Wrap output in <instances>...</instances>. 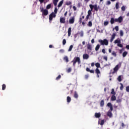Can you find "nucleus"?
Instances as JSON below:
<instances>
[{"instance_id":"nucleus-1","label":"nucleus","mask_w":129,"mask_h":129,"mask_svg":"<svg viewBox=\"0 0 129 129\" xmlns=\"http://www.w3.org/2000/svg\"><path fill=\"white\" fill-rule=\"evenodd\" d=\"M89 7H90V10H89L88 12H87V17H86V21H88V20H89V17L92 14L91 12L93 11V9L94 10L96 11V12H98V11L100 9L99 6H98L97 4L95 5L90 4V5H89Z\"/></svg>"},{"instance_id":"nucleus-2","label":"nucleus","mask_w":129,"mask_h":129,"mask_svg":"<svg viewBox=\"0 0 129 129\" xmlns=\"http://www.w3.org/2000/svg\"><path fill=\"white\" fill-rule=\"evenodd\" d=\"M123 21V18L121 16L118 17V18H115V19L113 18H111L110 23L111 24H113L115 22H118L119 23H121Z\"/></svg>"},{"instance_id":"nucleus-3","label":"nucleus","mask_w":129,"mask_h":129,"mask_svg":"<svg viewBox=\"0 0 129 129\" xmlns=\"http://www.w3.org/2000/svg\"><path fill=\"white\" fill-rule=\"evenodd\" d=\"M77 62H78V64H81V60L79 57H75L74 59L71 61V63H73V66H74V67H75Z\"/></svg>"},{"instance_id":"nucleus-4","label":"nucleus","mask_w":129,"mask_h":129,"mask_svg":"<svg viewBox=\"0 0 129 129\" xmlns=\"http://www.w3.org/2000/svg\"><path fill=\"white\" fill-rule=\"evenodd\" d=\"M120 66H121V64H118L116 65L115 68L113 69V71L112 70H111V72L110 73V74L114 75L115 73H117L118 72V70H119V68H120Z\"/></svg>"},{"instance_id":"nucleus-5","label":"nucleus","mask_w":129,"mask_h":129,"mask_svg":"<svg viewBox=\"0 0 129 129\" xmlns=\"http://www.w3.org/2000/svg\"><path fill=\"white\" fill-rule=\"evenodd\" d=\"M40 12L42 13V17L46 16L48 14V10L46 9L44 10L43 8H40Z\"/></svg>"},{"instance_id":"nucleus-6","label":"nucleus","mask_w":129,"mask_h":129,"mask_svg":"<svg viewBox=\"0 0 129 129\" xmlns=\"http://www.w3.org/2000/svg\"><path fill=\"white\" fill-rule=\"evenodd\" d=\"M98 42L101 44V45H108V40L107 39H104V40L100 39Z\"/></svg>"},{"instance_id":"nucleus-7","label":"nucleus","mask_w":129,"mask_h":129,"mask_svg":"<svg viewBox=\"0 0 129 129\" xmlns=\"http://www.w3.org/2000/svg\"><path fill=\"white\" fill-rule=\"evenodd\" d=\"M55 17H56V14L52 12L51 14L49 15V21H51L53 20V18Z\"/></svg>"},{"instance_id":"nucleus-8","label":"nucleus","mask_w":129,"mask_h":129,"mask_svg":"<svg viewBox=\"0 0 129 129\" xmlns=\"http://www.w3.org/2000/svg\"><path fill=\"white\" fill-rule=\"evenodd\" d=\"M75 21V16H73L71 18H70L69 24H74Z\"/></svg>"},{"instance_id":"nucleus-9","label":"nucleus","mask_w":129,"mask_h":129,"mask_svg":"<svg viewBox=\"0 0 129 129\" xmlns=\"http://www.w3.org/2000/svg\"><path fill=\"white\" fill-rule=\"evenodd\" d=\"M107 106L110 108L109 111L112 112L113 110V107H112L111 103H108Z\"/></svg>"},{"instance_id":"nucleus-10","label":"nucleus","mask_w":129,"mask_h":129,"mask_svg":"<svg viewBox=\"0 0 129 129\" xmlns=\"http://www.w3.org/2000/svg\"><path fill=\"white\" fill-rule=\"evenodd\" d=\"M95 72L96 73V74L97 75V78H99V74H101L100 71L99 70V69L97 68L95 70Z\"/></svg>"},{"instance_id":"nucleus-11","label":"nucleus","mask_w":129,"mask_h":129,"mask_svg":"<svg viewBox=\"0 0 129 129\" xmlns=\"http://www.w3.org/2000/svg\"><path fill=\"white\" fill-rule=\"evenodd\" d=\"M59 22L61 24L66 23V18H64V17H60L59 19Z\"/></svg>"},{"instance_id":"nucleus-12","label":"nucleus","mask_w":129,"mask_h":129,"mask_svg":"<svg viewBox=\"0 0 129 129\" xmlns=\"http://www.w3.org/2000/svg\"><path fill=\"white\" fill-rule=\"evenodd\" d=\"M116 34L115 33H112V35L111 37L110 42L112 43L114 39H115Z\"/></svg>"},{"instance_id":"nucleus-13","label":"nucleus","mask_w":129,"mask_h":129,"mask_svg":"<svg viewBox=\"0 0 129 129\" xmlns=\"http://www.w3.org/2000/svg\"><path fill=\"white\" fill-rule=\"evenodd\" d=\"M107 115V116H109V118H111L112 116V113L111 111H108Z\"/></svg>"},{"instance_id":"nucleus-14","label":"nucleus","mask_w":129,"mask_h":129,"mask_svg":"<svg viewBox=\"0 0 129 129\" xmlns=\"http://www.w3.org/2000/svg\"><path fill=\"white\" fill-rule=\"evenodd\" d=\"M83 57L84 59H88L89 58V55L87 54H83Z\"/></svg>"},{"instance_id":"nucleus-15","label":"nucleus","mask_w":129,"mask_h":129,"mask_svg":"<svg viewBox=\"0 0 129 129\" xmlns=\"http://www.w3.org/2000/svg\"><path fill=\"white\" fill-rule=\"evenodd\" d=\"M74 97L75 99H78L79 97L78 93H77V91H75Z\"/></svg>"},{"instance_id":"nucleus-16","label":"nucleus","mask_w":129,"mask_h":129,"mask_svg":"<svg viewBox=\"0 0 129 129\" xmlns=\"http://www.w3.org/2000/svg\"><path fill=\"white\" fill-rule=\"evenodd\" d=\"M116 100V97H115V95H112L111 97V101H115Z\"/></svg>"},{"instance_id":"nucleus-17","label":"nucleus","mask_w":129,"mask_h":129,"mask_svg":"<svg viewBox=\"0 0 129 129\" xmlns=\"http://www.w3.org/2000/svg\"><path fill=\"white\" fill-rule=\"evenodd\" d=\"M63 60L66 61L67 63L69 62V57L67 56L63 57Z\"/></svg>"},{"instance_id":"nucleus-18","label":"nucleus","mask_w":129,"mask_h":129,"mask_svg":"<svg viewBox=\"0 0 129 129\" xmlns=\"http://www.w3.org/2000/svg\"><path fill=\"white\" fill-rule=\"evenodd\" d=\"M63 1L64 0H61V1H60V2L58 4V8H60L61 7V6H62Z\"/></svg>"},{"instance_id":"nucleus-19","label":"nucleus","mask_w":129,"mask_h":129,"mask_svg":"<svg viewBox=\"0 0 129 129\" xmlns=\"http://www.w3.org/2000/svg\"><path fill=\"white\" fill-rule=\"evenodd\" d=\"M59 2V0H53V4L54 5L55 7L57 6V3Z\"/></svg>"},{"instance_id":"nucleus-20","label":"nucleus","mask_w":129,"mask_h":129,"mask_svg":"<svg viewBox=\"0 0 129 129\" xmlns=\"http://www.w3.org/2000/svg\"><path fill=\"white\" fill-rule=\"evenodd\" d=\"M68 37H70V36L71 35V27L68 28Z\"/></svg>"},{"instance_id":"nucleus-21","label":"nucleus","mask_w":129,"mask_h":129,"mask_svg":"<svg viewBox=\"0 0 129 129\" xmlns=\"http://www.w3.org/2000/svg\"><path fill=\"white\" fill-rule=\"evenodd\" d=\"M95 116L96 118H99L101 116V113H95Z\"/></svg>"},{"instance_id":"nucleus-22","label":"nucleus","mask_w":129,"mask_h":129,"mask_svg":"<svg viewBox=\"0 0 129 129\" xmlns=\"http://www.w3.org/2000/svg\"><path fill=\"white\" fill-rule=\"evenodd\" d=\"M114 43L115 44H120V40L119 39V38L117 39H116L115 40V41L114 42Z\"/></svg>"},{"instance_id":"nucleus-23","label":"nucleus","mask_w":129,"mask_h":129,"mask_svg":"<svg viewBox=\"0 0 129 129\" xmlns=\"http://www.w3.org/2000/svg\"><path fill=\"white\" fill-rule=\"evenodd\" d=\"M104 105V100H101V102H100V106L101 107H103Z\"/></svg>"},{"instance_id":"nucleus-24","label":"nucleus","mask_w":129,"mask_h":129,"mask_svg":"<svg viewBox=\"0 0 129 129\" xmlns=\"http://www.w3.org/2000/svg\"><path fill=\"white\" fill-rule=\"evenodd\" d=\"M71 101V98L69 96L67 97V102L70 103Z\"/></svg>"},{"instance_id":"nucleus-25","label":"nucleus","mask_w":129,"mask_h":129,"mask_svg":"<svg viewBox=\"0 0 129 129\" xmlns=\"http://www.w3.org/2000/svg\"><path fill=\"white\" fill-rule=\"evenodd\" d=\"M119 3L117 2L115 4V9L116 10H118L119 8Z\"/></svg>"},{"instance_id":"nucleus-26","label":"nucleus","mask_w":129,"mask_h":129,"mask_svg":"<svg viewBox=\"0 0 129 129\" xmlns=\"http://www.w3.org/2000/svg\"><path fill=\"white\" fill-rule=\"evenodd\" d=\"M100 48V45L99 44H97L96 48H95V50L96 51L99 50V48Z\"/></svg>"},{"instance_id":"nucleus-27","label":"nucleus","mask_w":129,"mask_h":129,"mask_svg":"<svg viewBox=\"0 0 129 129\" xmlns=\"http://www.w3.org/2000/svg\"><path fill=\"white\" fill-rule=\"evenodd\" d=\"M51 8V4H50L47 5V6L46 7V9L49 10V9H50Z\"/></svg>"},{"instance_id":"nucleus-28","label":"nucleus","mask_w":129,"mask_h":129,"mask_svg":"<svg viewBox=\"0 0 129 129\" xmlns=\"http://www.w3.org/2000/svg\"><path fill=\"white\" fill-rule=\"evenodd\" d=\"M87 49L88 50H92L91 45L90 44H87Z\"/></svg>"},{"instance_id":"nucleus-29","label":"nucleus","mask_w":129,"mask_h":129,"mask_svg":"<svg viewBox=\"0 0 129 129\" xmlns=\"http://www.w3.org/2000/svg\"><path fill=\"white\" fill-rule=\"evenodd\" d=\"M111 94H112V95H115L116 93L114 89H112V91H111Z\"/></svg>"},{"instance_id":"nucleus-30","label":"nucleus","mask_w":129,"mask_h":129,"mask_svg":"<svg viewBox=\"0 0 129 129\" xmlns=\"http://www.w3.org/2000/svg\"><path fill=\"white\" fill-rule=\"evenodd\" d=\"M127 55V52L124 51V52H123V54H122L123 57H126V56Z\"/></svg>"},{"instance_id":"nucleus-31","label":"nucleus","mask_w":129,"mask_h":129,"mask_svg":"<svg viewBox=\"0 0 129 129\" xmlns=\"http://www.w3.org/2000/svg\"><path fill=\"white\" fill-rule=\"evenodd\" d=\"M117 80L119 82H121L122 79H121V76H119L118 77H117Z\"/></svg>"},{"instance_id":"nucleus-32","label":"nucleus","mask_w":129,"mask_h":129,"mask_svg":"<svg viewBox=\"0 0 129 129\" xmlns=\"http://www.w3.org/2000/svg\"><path fill=\"white\" fill-rule=\"evenodd\" d=\"M71 4H72V3H71V1L67 2L66 3V6H70Z\"/></svg>"},{"instance_id":"nucleus-33","label":"nucleus","mask_w":129,"mask_h":129,"mask_svg":"<svg viewBox=\"0 0 129 129\" xmlns=\"http://www.w3.org/2000/svg\"><path fill=\"white\" fill-rule=\"evenodd\" d=\"M6 87H7V86H6V85L5 84H3V85H2V90H5Z\"/></svg>"},{"instance_id":"nucleus-34","label":"nucleus","mask_w":129,"mask_h":129,"mask_svg":"<svg viewBox=\"0 0 129 129\" xmlns=\"http://www.w3.org/2000/svg\"><path fill=\"white\" fill-rule=\"evenodd\" d=\"M73 47V45H71V46H70L69 49H68V51L71 52L72 50Z\"/></svg>"},{"instance_id":"nucleus-35","label":"nucleus","mask_w":129,"mask_h":129,"mask_svg":"<svg viewBox=\"0 0 129 129\" xmlns=\"http://www.w3.org/2000/svg\"><path fill=\"white\" fill-rule=\"evenodd\" d=\"M95 66L97 67V69L100 68V63H96Z\"/></svg>"},{"instance_id":"nucleus-36","label":"nucleus","mask_w":129,"mask_h":129,"mask_svg":"<svg viewBox=\"0 0 129 129\" xmlns=\"http://www.w3.org/2000/svg\"><path fill=\"white\" fill-rule=\"evenodd\" d=\"M120 91H122L123 89V85L121 83H120Z\"/></svg>"},{"instance_id":"nucleus-37","label":"nucleus","mask_w":129,"mask_h":129,"mask_svg":"<svg viewBox=\"0 0 129 129\" xmlns=\"http://www.w3.org/2000/svg\"><path fill=\"white\" fill-rule=\"evenodd\" d=\"M79 35H80V37H83L84 36V32L82 31H81L80 32H79Z\"/></svg>"},{"instance_id":"nucleus-38","label":"nucleus","mask_w":129,"mask_h":129,"mask_svg":"<svg viewBox=\"0 0 129 129\" xmlns=\"http://www.w3.org/2000/svg\"><path fill=\"white\" fill-rule=\"evenodd\" d=\"M61 75H58V77H57L56 78H55V80H59L60 79H61Z\"/></svg>"},{"instance_id":"nucleus-39","label":"nucleus","mask_w":129,"mask_h":129,"mask_svg":"<svg viewBox=\"0 0 129 129\" xmlns=\"http://www.w3.org/2000/svg\"><path fill=\"white\" fill-rule=\"evenodd\" d=\"M92 25H93V24L92 23V22L90 21L88 22L87 26H88V27H92Z\"/></svg>"},{"instance_id":"nucleus-40","label":"nucleus","mask_w":129,"mask_h":129,"mask_svg":"<svg viewBox=\"0 0 129 129\" xmlns=\"http://www.w3.org/2000/svg\"><path fill=\"white\" fill-rule=\"evenodd\" d=\"M112 55L114 56V57H116V53L114 51H112Z\"/></svg>"},{"instance_id":"nucleus-41","label":"nucleus","mask_w":129,"mask_h":129,"mask_svg":"<svg viewBox=\"0 0 129 129\" xmlns=\"http://www.w3.org/2000/svg\"><path fill=\"white\" fill-rule=\"evenodd\" d=\"M111 4V2H110V1H106V6H109Z\"/></svg>"},{"instance_id":"nucleus-42","label":"nucleus","mask_w":129,"mask_h":129,"mask_svg":"<svg viewBox=\"0 0 129 129\" xmlns=\"http://www.w3.org/2000/svg\"><path fill=\"white\" fill-rule=\"evenodd\" d=\"M121 101L122 100L121 99H118L117 100H116V102H117V103H120L121 102Z\"/></svg>"},{"instance_id":"nucleus-43","label":"nucleus","mask_w":129,"mask_h":129,"mask_svg":"<svg viewBox=\"0 0 129 129\" xmlns=\"http://www.w3.org/2000/svg\"><path fill=\"white\" fill-rule=\"evenodd\" d=\"M117 47H119L120 48H122L123 45L120 43H117Z\"/></svg>"},{"instance_id":"nucleus-44","label":"nucleus","mask_w":129,"mask_h":129,"mask_svg":"<svg viewBox=\"0 0 129 129\" xmlns=\"http://www.w3.org/2000/svg\"><path fill=\"white\" fill-rule=\"evenodd\" d=\"M108 24H109V22L105 21L104 23V26H107V25H108Z\"/></svg>"},{"instance_id":"nucleus-45","label":"nucleus","mask_w":129,"mask_h":129,"mask_svg":"<svg viewBox=\"0 0 129 129\" xmlns=\"http://www.w3.org/2000/svg\"><path fill=\"white\" fill-rule=\"evenodd\" d=\"M126 10V8L124 6L121 7V11L124 12Z\"/></svg>"},{"instance_id":"nucleus-46","label":"nucleus","mask_w":129,"mask_h":129,"mask_svg":"<svg viewBox=\"0 0 129 129\" xmlns=\"http://www.w3.org/2000/svg\"><path fill=\"white\" fill-rule=\"evenodd\" d=\"M71 71H72V69L71 68H70L69 69H68V70H67V73H71Z\"/></svg>"},{"instance_id":"nucleus-47","label":"nucleus","mask_w":129,"mask_h":129,"mask_svg":"<svg viewBox=\"0 0 129 129\" xmlns=\"http://www.w3.org/2000/svg\"><path fill=\"white\" fill-rule=\"evenodd\" d=\"M62 44L63 45H64L66 44V39H63L62 40Z\"/></svg>"},{"instance_id":"nucleus-48","label":"nucleus","mask_w":129,"mask_h":129,"mask_svg":"<svg viewBox=\"0 0 129 129\" xmlns=\"http://www.w3.org/2000/svg\"><path fill=\"white\" fill-rule=\"evenodd\" d=\"M120 36H121V37L123 36V31L122 30L120 31Z\"/></svg>"},{"instance_id":"nucleus-49","label":"nucleus","mask_w":129,"mask_h":129,"mask_svg":"<svg viewBox=\"0 0 129 129\" xmlns=\"http://www.w3.org/2000/svg\"><path fill=\"white\" fill-rule=\"evenodd\" d=\"M84 19H82V18H79V24H81L82 23V20H83Z\"/></svg>"},{"instance_id":"nucleus-50","label":"nucleus","mask_w":129,"mask_h":129,"mask_svg":"<svg viewBox=\"0 0 129 129\" xmlns=\"http://www.w3.org/2000/svg\"><path fill=\"white\" fill-rule=\"evenodd\" d=\"M104 119L101 120L100 125H104Z\"/></svg>"},{"instance_id":"nucleus-51","label":"nucleus","mask_w":129,"mask_h":129,"mask_svg":"<svg viewBox=\"0 0 129 129\" xmlns=\"http://www.w3.org/2000/svg\"><path fill=\"white\" fill-rule=\"evenodd\" d=\"M126 92H129V86H126Z\"/></svg>"},{"instance_id":"nucleus-52","label":"nucleus","mask_w":129,"mask_h":129,"mask_svg":"<svg viewBox=\"0 0 129 129\" xmlns=\"http://www.w3.org/2000/svg\"><path fill=\"white\" fill-rule=\"evenodd\" d=\"M54 14H56L57 13V9H56V8H55L54 9Z\"/></svg>"},{"instance_id":"nucleus-53","label":"nucleus","mask_w":129,"mask_h":129,"mask_svg":"<svg viewBox=\"0 0 129 129\" xmlns=\"http://www.w3.org/2000/svg\"><path fill=\"white\" fill-rule=\"evenodd\" d=\"M88 72H90L91 74H94V71H93V70L88 71Z\"/></svg>"},{"instance_id":"nucleus-54","label":"nucleus","mask_w":129,"mask_h":129,"mask_svg":"<svg viewBox=\"0 0 129 129\" xmlns=\"http://www.w3.org/2000/svg\"><path fill=\"white\" fill-rule=\"evenodd\" d=\"M88 77H89V76H88V75H85V79H88Z\"/></svg>"},{"instance_id":"nucleus-55","label":"nucleus","mask_w":129,"mask_h":129,"mask_svg":"<svg viewBox=\"0 0 129 129\" xmlns=\"http://www.w3.org/2000/svg\"><path fill=\"white\" fill-rule=\"evenodd\" d=\"M115 29L116 31H118V26H115Z\"/></svg>"},{"instance_id":"nucleus-56","label":"nucleus","mask_w":129,"mask_h":129,"mask_svg":"<svg viewBox=\"0 0 129 129\" xmlns=\"http://www.w3.org/2000/svg\"><path fill=\"white\" fill-rule=\"evenodd\" d=\"M59 52L60 53H63L64 52V50L63 49H60L59 50Z\"/></svg>"},{"instance_id":"nucleus-57","label":"nucleus","mask_w":129,"mask_h":129,"mask_svg":"<svg viewBox=\"0 0 129 129\" xmlns=\"http://www.w3.org/2000/svg\"><path fill=\"white\" fill-rule=\"evenodd\" d=\"M73 9H74V11H77V8L75 6L73 7Z\"/></svg>"},{"instance_id":"nucleus-58","label":"nucleus","mask_w":129,"mask_h":129,"mask_svg":"<svg viewBox=\"0 0 129 129\" xmlns=\"http://www.w3.org/2000/svg\"><path fill=\"white\" fill-rule=\"evenodd\" d=\"M78 36V33H76V34H75V35H74V38H76Z\"/></svg>"},{"instance_id":"nucleus-59","label":"nucleus","mask_w":129,"mask_h":129,"mask_svg":"<svg viewBox=\"0 0 129 129\" xmlns=\"http://www.w3.org/2000/svg\"><path fill=\"white\" fill-rule=\"evenodd\" d=\"M44 0H39V2L42 4V3H43L44 2Z\"/></svg>"},{"instance_id":"nucleus-60","label":"nucleus","mask_w":129,"mask_h":129,"mask_svg":"<svg viewBox=\"0 0 129 129\" xmlns=\"http://www.w3.org/2000/svg\"><path fill=\"white\" fill-rule=\"evenodd\" d=\"M90 71H91V70H90V69L89 68H87V69H86V71L89 72Z\"/></svg>"},{"instance_id":"nucleus-61","label":"nucleus","mask_w":129,"mask_h":129,"mask_svg":"<svg viewBox=\"0 0 129 129\" xmlns=\"http://www.w3.org/2000/svg\"><path fill=\"white\" fill-rule=\"evenodd\" d=\"M104 59L106 61H107V56H104Z\"/></svg>"},{"instance_id":"nucleus-62","label":"nucleus","mask_w":129,"mask_h":129,"mask_svg":"<svg viewBox=\"0 0 129 129\" xmlns=\"http://www.w3.org/2000/svg\"><path fill=\"white\" fill-rule=\"evenodd\" d=\"M95 65V64L94 63V62H93L91 63V67H93Z\"/></svg>"},{"instance_id":"nucleus-63","label":"nucleus","mask_w":129,"mask_h":129,"mask_svg":"<svg viewBox=\"0 0 129 129\" xmlns=\"http://www.w3.org/2000/svg\"><path fill=\"white\" fill-rule=\"evenodd\" d=\"M94 42H95V41H94V39H92V40H91V43H93V44H94Z\"/></svg>"},{"instance_id":"nucleus-64","label":"nucleus","mask_w":129,"mask_h":129,"mask_svg":"<svg viewBox=\"0 0 129 129\" xmlns=\"http://www.w3.org/2000/svg\"><path fill=\"white\" fill-rule=\"evenodd\" d=\"M126 48L127 49H129V45H126Z\"/></svg>"}]
</instances>
